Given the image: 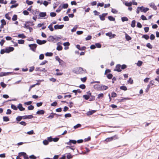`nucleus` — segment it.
Here are the masks:
<instances>
[{"instance_id":"dca6fc26","label":"nucleus","mask_w":159,"mask_h":159,"mask_svg":"<svg viewBox=\"0 0 159 159\" xmlns=\"http://www.w3.org/2000/svg\"><path fill=\"white\" fill-rule=\"evenodd\" d=\"M56 71L57 72L56 74H54V75L57 76H61L63 74V73L62 72H58L60 71L59 69H56Z\"/></svg>"},{"instance_id":"e2e57ef3","label":"nucleus","mask_w":159,"mask_h":159,"mask_svg":"<svg viewBox=\"0 0 159 159\" xmlns=\"http://www.w3.org/2000/svg\"><path fill=\"white\" fill-rule=\"evenodd\" d=\"M71 115L70 113H67L65 115V116L66 118L70 117H71Z\"/></svg>"},{"instance_id":"4468645a","label":"nucleus","mask_w":159,"mask_h":159,"mask_svg":"<svg viewBox=\"0 0 159 159\" xmlns=\"http://www.w3.org/2000/svg\"><path fill=\"white\" fill-rule=\"evenodd\" d=\"M97 110H92L91 111H89L86 113V114L88 116L91 115L95 112Z\"/></svg>"},{"instance_id":"20e7f679","label":"nucleus","mask_w":159,"mask_h":159,"mask_svg":"<svg viewBox=\"0 0 159 159\" xmlns=\"http://www.w3.org/2000/svg\"><path fill=\"white\" fill-rule=\"evenodd\" d=\"M18 156L19 157L23 156L24 157V159H29V157L28 155L26 153L24 152H21L19 153Z\"/></svg>"},{"instance_id":"603ef678","label":"nucleus","mask_w":159,"mask_h":159,"mask_svg":"<svg viewBox=\"0 0 159 159\" xmlns=\"http://www.w3.org/2000/svg\"><path fill=\"white\" fill-rule=\"evenodd\" d=\"M87 79V78L86 77H84V78H81L80 79L83 82H85Z\"/></svg>"},{"instance_id":"39448f33","label":"nucleus","mask_w":159,"mask_h":159,"mask_svg":"<svg viewBox=\"0 0 159 159\" xmlns=\"http://www.w3.org/2000/svg\"><path fill=\"white\" fill-rule=\"evenodd\" d=\"M154 83H155L154 81L153 80H152L151 81H150L149 84L148 85L147 87V89H146V90L147 92H148L150 88L153 85H154Z\"/></svg>"},{"instance_id":"58836bf2","label":"nucleus","mask_w":159,"mask_h":159,"mask_svg":"<svg viewBox=\"0 0 159 159\" xmlns=\"http://www.w3.org/2000/svg\"><path fill=\"white\" fill-rule=\"evenodd\" d=\"M68 7V5L67 3L64 4L63 5L61 6V7L62 8H67Z\"/></svg>"},{"instance_id":"423d86ee","label":"nucleus","mask_w":159,"mask_h":159,"mask_svg":"<svg viewBox=\"0 0 159 159\" xmlns=\"http://www.w3.org/2000/svg\"><path fill=\"white\" fill-rule=\"evenodd\" d=\"M14 49V48L13 47H9L5 49V52H6V53H9L13 51Z\"/></svg>"},{"instance_id":"a18cd8bd","label":"nucleus","mask_w":159,"mask_h":159,"mask_svg":"<svg viewBox=\"0 0 159 159\" xmlns=\"http://www.w3.org/2000/svg\"><path fill=\"white\" fill-rule=\"evenodd\" d=\"M62 9V7H61V6L60 5L59 7L56 10V11L58 13L60 12Z\"/></svg>"},{"instance_id":"393cba45","label":"nucleus","mask_w":159,"mask_h":159,"mask_svg":"<svg viewBox=\"0 0 159 159\" xmlns=\"http://www.w3.org/2000/svg\"><path fill=\"white\" fill-rule=\"evenodd\" d=\"M59 2H57V0H56V2H55L53 4V8L54 9H55L57 6L59 4Z\"/></svg>"},{"instance_id":"1a4fd4ad","label":"nucleus","mask_w":159,"mask_h":159,"mask_svg":"<svg viewBox=\"0 0 159 159\" xmlns=\"http://www.w3.org/2000/svg\"><path fill=\"white\" fill-rule=\"evenodd\" d=\"M64 26L63 25H57L54 26V28L55 30L57 29H62Z\"/></svg>"},{"instance_id":"473e14b6","label":"nucleus","mask_w":159,"mask_h":159,"mask_svg":"<svg viewBox=\"0 0 159 159\" xmlns=\"http://www.w3.org/2000/svg\"><path fill=\"white\" fill-rule=\"evenodd\" d=\"M142 38H144L146 40H148L149 39V37L147 34H144Z\"/></svg>"},{"instance_id":"338daca9","label":"nucleus","mask_w":159,"mask_h":159,"mask_svg":"<svg viewBox=\"0 0 159 159\" xmlns=\"http://www.w3.org/2000/svg\"><path fill=\"white\" fill-rule=\"evenodd\" d=\"M141 18L143 20H147L146 17L143 15H142L141 16Z\"/></svg>"},{"instance_id":"72a5a7b5","label":"nucleus","mask_w":159,"mask_h":159,"mask_svg":"<svg viewBox=\"0 0 159 159\" xmlns=\"http://www.w3.org/2000/svg\"><path fill=\"white\" fill-rule=\"evenodd\" d=\"M59 64L61 66H64L65 64V62L61 59L59 61Z\"/></svg>"},{"instance_id":"8fccbe9b","label":"nucleus","mask_w":159,"mask_h":159,"mask_svg":"<svg viewBox=\"0 0 159 159\" xmlns=\"http://www.w3.org/2000/svg\"><path fill=\"white\" fill-rule=\"evenodd\" d=\"M0 84L1 86L3 88H5L7 86V85L3 82H2Z\"/></svg>"},{"instance_id":"a878e982","label":"nucleus","mask_w":159,"mask_h":159,"mask_svg":"<svg viewBox=\"0 0 159 159\" xmlns=\"http://www.w3.org/2000/svg\"><path fill=\"white\" fill-rule=\"evenodd\" d=\"M48 140H44L43 141V143L44 144L47 145L48 144V141H50V137H48Z\"/></svg>"},{"instance_id":"f704fd0d","label":"nucleus","mask_w":159,"mask_h":159,"mask_svg":"<svg viewBox=\"0 0 159 159\" xmlns=\"http://www.w3.org/2000/svg\"><path fill=\"white\" fill-rule=\"evenodd\" d=\"M17 16L16 15H14L12 18V20L13 21H15L17 19Z\"/></svg>"},{"instance_id":"49530a36","label":"nucleus","mask_w":159,"mask_h":159,"mask_svg":"<svg viewBox=\"0 0 159 159\" xmlns=\"http://www.w3.org/2000/svg\"><path fill=\"white\" fill-rule=\"evenodd\" d=\"M1 22L2 25H5L6 24V22L4 19H2L1 20Z\"/></svg>"},{"instance_id":"7c9ffc66","label":"nucleus","mask_w":159,"mask_h":159,"mask_svg":"<svg viewBox=\"0 0 159 159\" xmlns=\"http://www.w3.org/2000/svg\"><path fill=\"white\" fill-rule=\"evenodd\" d=\"M17 108H18L19 109H25V108L23 107L22 106V105L20 103L18 105Z\"/></svg>"},{"instance_id":"f03ea898","label":"nucleus","mask_w":159,"mask_h":159,"mask_svg":"<svg viewBox=\"0 0 159 159\" xmlns=\"http://www.w3.org/2000/svg\"><path fill=\"white\" fill-rule=\"evenodd\" d=\"M118 139V137L116 135H115L114 136L111 137L110 138H107L105 141H107V142L111 141L113 140H115L116 139Z\"/></svg>"},{"instance_id":"cd10ccee","label":"nucleus","mask_w":159,"mask_h":159,"mask_svg":"<svg viewBox=\"0 0 159 159\" xmlns=\"http://www.w3.org/2000/svg\"><path fill=\"white\" fill-rule=\"evenodd\" d=\"M135 23L136 21L135 20H132L131 25V26L133 28L135 27Z\"/></svg>"},{"instance_id":"864d4df0","label":"nucleus","mask_w":159,"mask_h":159,"mask_svg":"<svg viewBox=\"0 0 159 159\" xmlns=\"http://www.w3.org/2000/svg\"><path fill=\"white\" fill-rule=\"evenodd\" d=\"M81 126V125L80 124H77L76 125L74 126V128L75 129H76L77 128L80 127Z\"/></svg>"},{"instance_id":"9d476101","label":"nucleus","mask_w":159,"mask_h":159,"mask_svg":"<svg viewBox=\"0 0 159 159\" xmlns=\"http://www.w3.org/2000/svg\"><path fill=\"white\" fill-rule=\"evenodd\" d=\"M33 117L32 115H26L23 116V119H31L33 118Z\"/></svg>"},{"instance_id":"c756f323","label":"nucleus","mask_w":159,"mask_h":159,"mask_svg":"<svg viewBox=\"0 0 159 159\" xmlns=\"http://www.w3.org/2000/svg\"><path fill=\"white\" fill-rule=\"evenodd\" d=\"M26 3L29 5H31L33 3V2L32 1H29L27 0L26 1Z\"/></svg>"},{"instance_id":"bb28decb","label":"nucleus","mask_w":159,"mask_h":159,"mask_svg":"<svg viewBox=\"0 0 159 159\" xmlns=\"http://www.w3.org/2000/svg\"><path fill=\"white\" fill-rule=\"evenodd\" d=\"M120 89L121 90L126 91L127 90V88L125 86H122L120 87Z\"/></svg>"},{"instance_id":"4c0bfd02","label":"nucleus","mask_w":159,"mask_h":159,"mask_svg":"<svg viewBox=\"0 0 159 159\" xmlns=\"http://www.w3.org/2000/svg\"><path fill=\"white\" fill-rule=\"evenodd\" d=\"M43 110H40L37 111V113L39 114H43L44 113Z\"/></svg>"},{"instance_id":"79ce46f5","label":"nucleus","mask_w":159,"mask_h":159,"mask_svg":"<svg viewBox=\"0 0 159 159\" xmlns=\"http://www.w3.org/2000/svg\"><path fill=\"white\" fill-rule=\"evenodd\" d=\"M108 19L110 21H113L115 20V19L111 16H108Z\"/></svg>"},{"instance_id":"7ed1b4c3","label":"nucleus","mask_w":159,"mask_h":159,"mask_svg":"<svg viewBox=\"0 0 159 159\" xmlns=\"http://www.w3.org/2000/svg\"><path fill=\"white\" fill-rule=\"evenodd\" d=\"M37 46V44L35 43L30 44L29 45V46L30 48V49L34 52L36 51V49Z\"/></svg>"},{"instance_id":"5fc2aeb1","label":"nucleus","mask_w":159,"mask_h":159,"mask_svg":"<svg viewBox=\"0 0 159 159\" xmlns=\"http://www.w3.org/2000/svg\"><path fill=\"white\" fill-rule=\"evenodd\" d=\"M79 87L83 89H84L85 88L86 86L84 84H82L80 85Z\"/></svg>"},{"instance_id":"0e129e2a","label":"nucleus","mask_w":159,"mask_h":159,"mask_svg":"<svg viewBox=\"0 0 159 159\" xmlns=\"http://www.w3.org/2000/svg\"><path fill=\"white\" fill-rule=\"evenodd\" d=\"M0 3L6 4L7 3V1H4V0H0Z\"/></svg>"},{"instance_id":"aec40b11","label":"nucleus","mask_w":159,"mask_h":159,"mask_svg":"<svg viewBox=\"0 0 159 159\" xmlns=\"http://www.w3.org/2000/svg\"><path fill=\"white\" fill-rule=\"evenodd\" d=\"M50 39H51L52 41L54 43L58 41V39L57 38H54L53 36H50Z\"/></svg>"},{"instance_id":"69168bd1","label":"nucleus","mask_w":159,"mask_h":159,"mask_svg":"<svg viewBox=\"0 0 159 159\" xmlns=\"http://www.w3.org/2000/svg\"><path fill=\"white\" fill-rule=\"evenodd\" d=\"M83 97L86 100H88L90 98V97L87 95H85L83 96Z\"/></svg>"},{"instance_id":"37998d69","label":"nucleus","mask_w":159,"mask_h":159,"mask_svg":"<svg viewBox=\"0 0 159 159\" xmlns=\"http://www.w3.org/2000/svg\"><path fill=\"white\" fill-rule=\"evenodd\" d=\"M121 20L123 22H124L128 21V19L126 17H123L121 18Z\"/></svg>"},{"instance_id":"4d7b16f0","label":"nucleus","mask_w":159,"mask_h":159,"mask_svg":"<svg viewBox=\"0 0 159 159\" xmlns=\"http://www.w3.org/2000/svg\"><path fill=\"white\" fill-rule=\"evenodd\" d=\"M25 41L24 40L20 39L18 40V43L19 44H24Z\"/></svg>"},{"instance_id":"4be33fe9","label":"nucleus","mask_w":159,"mask_h":159,"mask_svg":"<svg viewBox=\"0 0 159 159\" xmlns=\"http://www.w3.org/2000/svg\"><path fill=\"white\" fill-rule=\"evenodd\" d=\"M100 88H101V89L102 90H106L107 89H108V86H106L104 85H102L101 86Z\"/></svg>"},{"instance_id":"c03bdc74","label":"nucleus","mask_w":159,"mask_h":159,"mask_svg":"<svg viewBox=\"0 0 159 159\" xmlns=\"http://www.w3.org/2000/svg\"><path fill=\"white\" fill-rule=\"evenodd\" d=\"M107 76L108 79H110L112 78L113 75L111 74H109L107 75Z\"/></svg>"},{"instance_id":"6ab92c4d","label":"nucleus","mask_w":159,"mask_h":159,"mask_svg":"<svg viewBox=\"0 0 159 159\" xmlns=\"http://www.w3.org/2000/svg\"><path fill=\"white\" fill-rule=\"evenodd\" d=\"M46 16V12H41L39 14V16L40 17H44Z\"/></svg>"},{"instance_id":"c9c22d12","label":"nucleus","mask_w":159,"mask_h":159,"mask_svg":"<svg viewBox=\"0 0 159 159\" xmlns=\"http://www.w3.org/2000/svg\"><path fill=\"white\" fill-rule=\"evenodd\" d=\"M32 103V102L31 101L26 102H25L24 105L25 106H26V105H30Z\"/></svg>"},{"instance_id":"de8ad7c7","label":"nucleus","mask_w":159,"mask_h":159,"mask_svg":"<svg viewBox=\"0 0 159 159\" xmlns=\"http://www.w3.org/2000/svg\"><path fill=\"white\" fill-rule=\"evenodd\" d=\"M73 156L71 155L70 153H69L68 154H67L66 156L67 158L68 159H70L71 158H72Z\"/></svg>"},{"instance_id":"f8f14e48","label":"nucleus","mask_w":159,"mask_h":159,"mask_svg":"<svg viewBox=\"0 0 159 159\" xmlns=\"http://www.w3.org/2000/svg\"><path fill=\"white\" fill-rule=\"evenodd\" d=\"M36 42L38 44L41 45L45 43L46 42V41L45 40L42 41L38 39L37 40Z\"/></svg>"},{"instance_id":"0eeeda50","label":"nucleus","mask_w":159,"mask_h":159,"mask_svg":"<svg viewBox=\"0 0 159 159\" xmlns=\"http://www.w3.org/2000/svg\"><path fill=\"white\" fill-rule=\"evenodd\" d=\"M138 9H139L141 11L144 12L145 13L147 11L149 10V9L148 8H144L143 7H138Z\"/></svg>"},{"instance_id":"052dcab7","label":"nucleus","mask_w":159,"mask_h":159,"mask_svg":"<svg viewBox=\"0 0 159 159\" xmlns=\"http://www.w3.org/2000/svg\"><path fill=\"white\" fill-rule=\"evenodd\" d=\"M5 17L8 20H10L11 18L9 16V15L8 14H6L5 15Z\"/></svg>"},{"instance_id":"2f4dec72","label":"nucleus","mask_w":159,"mask_h":159,"mask_svg":"<svg viewBox=\"0 0 159 159\" xmlns=\"http://www.w3.org/2000/svg\"><path fill=\"white\" fill-rule=\"evenodd\" d=\"M56 116V117H57L58 116H61V115H57L56 114H53L51 113L50 114V118H52L54 117V116Z\"/></svg>"},{"instance_id":"a19ab883","label":"nucleus","mask_w":159,"mask_h":159,"mask_svg":"<svg viewBox=\"0 0 159 159\" xmlns=\"http://www.w3.org/2000/svg\"><path fill=\"white\" fill-rule=\"evenodd\" d=\"M3 120L4 121H9V118L7 116H3Z\"/></svg>"},{"instance_id":"c85d7f7f","label":"nucleus","mask_w":159,"mask_h":159,"mask_svg":"<svg viewBox=\"0 0 159 159\" xmlns=\"http://www.w3.org/2000/svg\"><path fill=\"white\" fill-rule=\"evenodd\" d=\"M22 119H23V116H18L16 118V120L18 121H20Z\"/></svg>"},{"instance_id":"09e8293b","label":"nucleus","mask_w":159,"mask_h":159,"mask_svg":"<svg viewBox=\"0 0 159 159\" xmlns=\"http://www.w3.org/2000/svg\"><path fill=\"white\" fill-rule=\"evenodd\" d=\"M125 5H126L127 6L129 7H130L132 5V3L131 2H126L125 3Z\"/></svg>"},{"instance_id":"412c9836","label":"nucleus","mask_w":159,"mask_h":159,"mask_svg":"<svg viewBox=\"0 0 159 159\" xmlns=\"http://www.w3.org/2000/svg\"><path fill=\"white\" fill-rule=\"evenodd\" d=\"M59 43H58L57 44V49L58 51H61L62 49V47L59 44Z\"/></svg>"},{"instance_id":"f3484780","label":"nucleus","mask_w":159,"mask_h":159,"mask_svg":"<svg viewBox=\"0 0 159 159\" xmlns=\"http://www.w3.org/2000/svg\"><path fill=\"white\" fill-rule=\"evenodd\" d=\"M11 72H1L0 73V77H2L4 76H6L7 75H8L10 74H11Z\"/></svg>"},{"instance_id":"5701e85b","label":"nucleus","mask_w":159,"mask_h":159,"mask_svg":"<svg viewBox=\"0 0 159 159\" xmlns=\"http://www.w3.org/2000/svg\"><path fill=\"white\" fill-rule=\"evenodd\" d=\"M18 37L19 38H21L22 39H25L26 38V36L24 34H18Z\"/></svg>"},{"instance_id":"ddd939ff","label":"nucleus","mask_w":159,"mask_h":159,"mask_svg":"<svg viewBox=\"0 0 159 159\" xmlns=\"http://www.w3.org/2000/svg\"><path fill=\"white\" fill-rule=\"evenodd\" d=\"M59 138L58 137L53 138L51 136H50V142L52 141L57 142L59 140Z\"/></svg>"},{"instance_id":"b1692460","label":"nucleus","mask_w":159,"mask_h":159,"mask_svg":"<svg viewBox=\"0 0 159 159\" xmlns=\"http://www.w3.org/2000/svg\"><path fill=\"white\" fill-rule=\"evenodd\" d=\"M125 39L127 41H129L131 39V38L127 34L125 33Z\"/></svg>"},{"instance_id":"ea45409f","label":"nucleus","mask_w":159,"mask_h":159,"mask_svg":"<svg viewBox=\"0 0 159 159\" xmlns=\"http://www.w3.org/2000/svg\"><path fill=\"white\" fill-rule=\"evenodd\" d=\"M128 83H129L130 84H132L133 83V80L131 78H129L128 81Z\"/></svg>"},{"instance_id":"2eb2a0df","label":"nucleus","mask_w":159,"mask_h":159,"mask_svg":"<svg viewBox=\"0 0 159 159\" xmlns=\"http://www.w3.org/2000/svg\"><path fill=\"white\" fill-rule=\"evenodd\" d=\"M76 141L74 140H70L69 142L66 143L68 145H71V143L75 144L76 143Z\"/></svg>"},{"instance_id":"9b49d317","label":"nucleus","mask_w":159,"mask_h":159,"mask_svg":"<svg viewBox=\"0 0 159 159\" xmlns=\"http://www.w3.org/2000/svg\"><path fill=\"white\" fill-rule=\"evenodd\" d=\"M107 13H103L99 15V16L102 20H105V17L107 15Z\"/></svg>"},{"instance_id":"bf43d9fd","label":"nucleus","mask_w":159,"mask_h":159,"mask_svg":"<svg viewBox=\"0 0 159 159\" xmlns=\"http://www.w3.org/2000/svg\"><path fill=\"white\" fill-rule=\"evenodd\" d=\"M142 63H143L142 61H138V63L137 64V65L138 66H141Z\"/></svg>"},{"instance_id":"6e6552de","label":"nucleus","mask_w":159,"mask_h":159,"mask_svg":"<svg viewBox=\"0 0 159 159\" xmlns=\"http://www.w3.org/2000/svg\"><path fill=\"white\" fill-rule=\"evenodd\" d=\"M121 65L120 64H117L116 66L115 69L114 71H117L119 72H120L121 71Z\"/></svg>"},{"instance_id":"e433bc0d","label":"nucleus","mask_w":159,"mask_h":159,"mask_svg":"<svg viewBox=\"0 0 159 159\" xmlns=\"http://www.w3.org/2000/svg\"><path fill=\"white\" fill-rule=\"evenodd\" d=\"M104 94L102 93H100L98 95V98L100 99L101 98L103 97Z\"/></svg>"},{"instance_id":"774afa93","label":"nucleus","mask_w":159,"mask_h":159,"mask_svg":"<svg viewBox=\"0 0 159 159\" xmlns=\"http://www.w3.org/2000/svg\"><path fill=\"white\" fill-rule=\"evenodd\" d=\"M44 55L43 54H41L39 56V59L40 60H43L44 59Z\"/></svg>"},{"instance_id":"a211bd4d","label":"nucleus","mask_w":159,"mask_h":159,"mask_svg":"<svg viewBox=\"0 0 159 159\" xmlns=\"http://www.w3.org/2000/svg\"><path fill=\"white\" fill-rule=\"evenodd\" d=\"M150 6L154 10H156L157 8L156 6L155 5L154 3L153 2L151 3L150 4Z\"/></svg>"},{"instance_id":"680f3d73","label":"nucleus","mask_w":159,"mask_h":159,"mask_svg":"<svg viewBox=\"0 0 159 159\" xmlns=\"http://www.w3.org/2000/svg\"><path fill=\"white\" fill-rule=\"evenodd\" d=\"M111 97L112 98H114L117 96V94L115 92H112L111 94Z\"/></svg>"},{"instance_id":"f257e3e1","label":"nucleus","mask_w":159,"mask_h":159,"mask_svg":"<svg viewBox=\"0 0 159 159\" xmlns=\"http://www.w3.org/2000/svg\"><path fill=\"white\" fill-rule=\"evenodd\" d=\"M85 71V70H84L83 68L80 67H77L74 70V72L78 74H83Z\"/></svg>"},{"instance_id":"3c124183","label":"nucleus","mask_w":159,"mask_h":159,"mask_svg":"<svg viewBox=\"0 0 159 159\" xmlns=\"http://www.w3.org/2000/svg\"><path fill=\"white\" fill-rule=\"evenodd\" d=\"M146 46L150 49H152V46L149 43L147 44Z\"/></svg>"},{"instance_id":"6e6d98bb","label":"nucleus","mask_w":159,"mask_h":159,"mask_svg":"<svg viewBox=\"0 0 159 159\" xmlns=\"http://www.w3.org/2000/svg\"><path fill=\"white\" fill-rule=\"evenodd\" d=\"M95 46L97 48H100L101 47L102 45L100 43H97L95 44Z\"/></svg>"},{"instance_id":"13d9d810","label":"nucleus","mask_w":159,"mask_h":159,"mask_svg":"<svg viewBox=\"0 0 159 159\" xmlns=\"http://www.w3.org/2000/svg\"><path fill=\"white\" fill-rule=\"evenodd\" d=\"M19 5V4L18 3H16L14 5H12L11 7L10 8H11L16 7H17Z\"/></svg>"}]
</instances>
